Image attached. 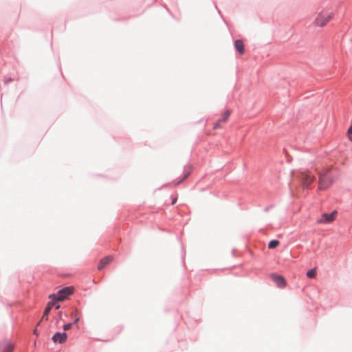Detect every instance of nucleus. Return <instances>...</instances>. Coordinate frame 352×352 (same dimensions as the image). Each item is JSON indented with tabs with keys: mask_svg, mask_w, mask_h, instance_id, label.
<instances>
[{
	"mask_svg": "<svg viewBox=\"0 0 352 352\" xmlns=\"http://www.w3.org/2000/svg\"><path fill=\"white\" fill-rule=\"evenodd\" d=\"M333 17V14L327 10H322L318 13L314 24L318 27L325 26Z\"/></svg>",
	"mask_w": 352,
	"mask_h": 352,
	"instance_id": "obj_1",
	"label": "nucleus"
},
{
	"mask_svg": "<svg viewBox=\"0 0 352 352\" xmlns=\"http://www.w3.org/2000/svg\"><path fill=\"white\" fill-rule=\"evenodd\" d=\"M337 215V211L334 210L331 214H323L322 218L318 220V223H330L335 220Z\"/></svg>",
	"mask_w": 352,
	"mask_h": 352,
	"instance_id": "obj_6",
	"label": "nucleus"
},
{
	"mask_svg": "<svg viewBox=\"0 0 352 352\" xmlns=\"http://www.w3.org/2000/svg\"><path fill=\"white\" fill-rule=\"evenodd\" d=\"M52 307H53V303L48 302L47 306L45 309V311H44V313H43L41 320H48V314L50 312V310L52 309Z\"/></svg>",
	"mask_w": 352,
	"mask_h": 352,
	"instance_id": "obj_11",
	"label": "nucleus"
},
{
	"mask_svg": "<svg viewBox=\"0 0 352 352\" xmlns=\"http://www.w3.org/2000/svg\"><path fill=\"white\" fill-rule=\"evenodd\" d=\"M329 168H326L321 172H318L319 179H318V188L320 190H324L328 188L332 183L333 179L328 176Z\"/></svg>",
	"mask_w": 352,
	"mask_h": 352,
	"instance_id": "obj_2",
	"label": "nucleus"
},
{
	"mask_svg": "<svg viewBox=\"0 0 352 352\" xmlns=\"http://www.w3.org/2000/svg\"><path fill=\"white\" fill-rule=\"evenodd\" d=\"M74 292L72 287H66L59 290L56 294H51L49 298L56 300H64L68 296Z\"/></svg>",
	"mask_w": 352,
	"mask_h": 352,
	"instance_id": "obj_3",
	"label": "nucleus"
},
{
	"mask_svg": "<svg viewBox=\"0 0 352 352\" xmlns=\"http://www.w3.org/2000/svg\"><path fill=\"white\" fill-rule=\"evenodd\" d=\"M230 115V111L229 110L226 111L223 113L222 118L220 119V121H221L222 122H227Z\"/></svg>",
	"mask_w": 352,
	"mask_h": 352,
	"instance_id": "obj_13",
	"label": "nucleus"
},
{
	"mask_svg": "<svg viewBox=\"0 0 352 352\" xmlns=\"http://www.w3.org/2000/svg\"><path fill=\"white\" fill-rule=\"evenodd\" d=\"M78 321H79V318H77L75 319L74 323H77Z\"/></svg>",
	"mask_w": 352,
	"mask_h": 352,
	"instance_id": "obj_21",
	"label": "nucleus"
},
{
	"mask_svg": "<svg viewBox=\"0 0 352 352\" xmlns=\"http://www.w3.org/2000/svg\"><path fill=\"white\" fill-rule=\"evenodd\" d=\"M270 277L272 280L276 283L277 287L283 288L286 286V280L283 276L276 274H272Z\"/></svg>",
	"mask_w": 352,
	"mask_h": 352,
	"instance_id": "obj_5",
	"label": "nucleus"
},
{
	"mask_svg": "<svg viewBox=\"0 0 352 352\" xmlns=\"http://www.w3.org/2000/svg\"><path fill=\"white\" fill-rule=\"evenodd\" d=\"M188 173H187V174L184 177V178H183L182 181H183V180H184V179H186L188 177Z\"/></svg>",
	"mask_w": 352,
	"mask_h": 352,
	"instance_id": "obj_20",
	"label": "nucleus"
},
{
	"mask_svg": "<svg viewBox=\"0 0 352 352\" xmlns=\"http://www.w3.org/2000/svg\"><path fill=\"white\" fill-rule=\"evenodd\" d=\"M34 333L36 334V330H34Z\"/></svg>",
	"mask_w": 352,
	"mask_h": 352,
	"instance_id": "obj_22",
	"label": "nucleus"
},
{
	"mask_svg": "<svg viewBox=\"0 0 352 352\" xmlns=\"http://www.w3.org/2000/svg\"><path fill=\"white\" fill-rule=\"evenodd\" d=\"M176 201H177V198H174V199H173V201H172V204H173H173H175L176 203Z\"/></svg>",
	"mask_w": 352,
	"mask_h": 352,
	"instance_id": "obj_19",
	"label": "nucleus"
},
{
	"mask_svg": "<svg viewBox=\"0 0 352 352\" xmlns=\"http://www.w3.org/2000/svg\"><path fill=\"white\" fill-rule=\"evenodd\" d=\"M112 260H113V258L111 256H106V257L102 258L100 261L98 266V269L99 270H102V269H104L106 265L109 264Z\"/></svg>",
	"mask_w": 352,
	"mask_h": 352,
	"instance_id": "obj_9",
	"label": "nucleus"
},
{
	"mask_svg": "<svg viewBox=\"0 0 352 352\" xmlns=\"http://www.w3.org/2000/svg\"><path fill=\"white\" fill-rule=\"evenodd\" d=\"M67 338L66 333H56L52 337V340L54 342H58L59 343H64Z\"/></svg>",
	"mask_w": 352,
	"mask_h": 352,
	"instance_id": "obj_7",
	"label": "nucleus"
},
{
	"mask_svg": "<svg viewBox=\"0 0 352 352\" xmlns=\"http://www.w3.org/2000/svg\"><path fill=\"white\" fill-rule=\"evenodd\" d=\"M316 268L311 269L307 272V276L310 278H314L316 277Z\"/></svg>",
	"mask_w": 352,
	"mask_h": 352,
	"instance_id": "obj_12",
	"label": "nucleus"
},
{
	"mask_svg": "<svg viewBox=\"0 0 352 352\" xmlns=\"http://www.w3.org/2000/svg\"><path fill=\"white\" fill-rule=\"evenodd\" d=\"M279 245V241L278 240H272L268 244V248L270 249H273L276 248Z\"/></svg>",
	"mask_w": 352,
	"mask_h": 352,
	"instance_id": "obj_14",
	"label": "nucleus"
},
{
	"mask_svg": "<svg viewBox=\"0 0 352 352\" xmlns=\"http://www.w3.org/2000/svg\"><path fill=\"white\" fill-rule=\"evenodd\" d=\"M222 122L220 121V119L214 124V126H213V129H219L221 127V123Z\"/></svg>",
	"mask_w": 352,
	"mask_h": 352,
	"instance_id": "obj_15",
	"label": "nucleus"
},
{
	"mask_svg": "<svg viewBox=\"0 0 352 352\" xmlns=\"http://www.w3.org/2000/svg\"><path fill=\"white\" fill-rule=\"evenodd\" d=\"M234 46L240 54H243L244 53V45L241 40L235 41Z\"/></svg>",
	"mask_w": 352,
	"mask_h": 352,
	"instance_id": "obj_10",
	"label": "nucleus"
},
{
	"mask_svg": "<svg viewBox=\"0 0 352 352\" xmlns=\"http://www.w3.org/2000/svg\"><path fill=\"white\" fill-rule=\"evenodd\" d=\"M58 301L59 300H56L52 299V300L50 302H52L53 303V307L55 306V308L56 309H58L60 308V305L56 304V302H58Z\"/></svg>",
	"mask_w": 352,
	"mask_h": 352,
	"instance_id": "obj_16",
	"label": "nucleus"
},
{
	"mask_svg": "<svg viewBox=\"0 0 352 352\" xmlns=\"http://www.w3.org/2000/svg\"><path fill=\"white\" fill-rule=\"evenodd\" d=\"M0 348L4 352H12L14 344L9 341H5L1 344Z\"/></svg>",
	"mask_w": 352,
	"mask_h": 352,
	"instance_id": "obj_8",
	"label": "nucleus"
},
{
	"mask_svg": "<svg viewBox=\"0 0 352 352\" xmlns=\"http://www.w3.org/2000/svg\"><path fill=\"white\" fill-rule=\"evenodd\" d=\"M299 178L304 188H308L314 181L315 176L309 171H303L300 173Z\"/></svg>",
	"mask_w": 352,
	"mask_h": 352,
	"instance_id": "obj_4",
	"label": "nucleus"
},
{
	"mask_svg": "<svg viewBox=\"0 0 352 352\" xmlns=\"http://www.w3.org/2000/svg\"><path fill=\"white\" fill-rule=\"evenodd\" d=\"M348 137L349 139L352 141V126L348 130Z\"/></svg>",
	"mask_w": 352,
	"mask_h": 352,
	"instance_id": "obj_18",
	"label": "nucleus"
},
{
	"mask_svg": "<svg viewBox=\"0 0 352 352\" xmlns=\"http://www.w3.org/2000/svg\"><path fill=\"white\" fill-rule=\"evenodd\" d=\"M72 326V323L66 324H65V325L63 326V329H64L65 331H68V330H69V329H71Z\"/></svg>",
	"mask_w": 352,
	"mask_h": 352,
	"instance_id": "obj_17",
	"label": "nucleus"
}]
</instances>
